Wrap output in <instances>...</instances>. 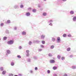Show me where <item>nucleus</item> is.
Returning a JSON list of instances; mask_svg holds the SVG:
<instances>
[{
  "label": "nucleus",
  "mask_w": 76,
  "mask_h": 76,
  "mask_svg": "<svg viewBox=\"0 0 76 76\" xmlns=\"http://www.w3.org/2000/svg\"><path fill=\"white\" fill-rule=\"evenodd\" d=\"M22 35H26V32L25 31H23L22 32Z\"/></svg>",
  "instance_id": "nucleus-18"
},
{
  "label": "nucleus",
  "mask_w": 76,
  "mask_h": 76,
  "mask_svg": "<svg viewBox=\"0 0 76 76\" xmlns=\"http://www.w3.org/2000/svg\"><path fill=\"white\" fill-rule=\"evenodd\" d=\"M0 69H1V71H2V70H3V67H1V68Z\"/></svg>",
  "instance_id": "nucleus-41"
},
{
  "label": "nucleus",
  "mask_w": 76,
  "mask_h": 76,
  "mask_svg": "<svg viewBox=\"0 0 76 76\" xmlns=\"http://www.w3.org/2000/svg\"><path fill=\"white\" fill-rule=\"evenodd\" d=\"M32 8H29V10H31Z\"/></svg>",
  "instance_id": "nucleus-49"
},
{
  "label": "nucleus",
  "mask_w": 76,
  "mask_h": 76,
  "mask_svg": "<svg viewBox=\"0 0 76 76\" xmlns=\"http://www.w3.org/2000/svg\"><path fill=\"white\" fill-rule=\"evenodd\" d=\"M42 44H45V41H42Z\"/></svg>",
  "instance_id": "nucleus-25"
},
{
  "label": "nucleus",
  "mask_w": 76,
  "mask_h": 76,
  "mask_svg": "<svg viewBox=\"0 0 76 76\" xmlns=\"http://www.w3.org/2000/svg\"><path fill=\"white\" fill-rule=\"evenodd\" d=\"M53 20H50L48 21V23H53Z\"/></svg>",
  "instance_id": "nucleus-7"
},
{
  "label": "nucleus",
  "mask_w": 76,
  "mask_h": 76,
  "mask_svg": "<svg viewBox=\"0 0 76 76\" xmlns=\"http://www.w3.org/2000/svg\"><path fill=\"white\" fill-rule=\"evenodd\" d=\"M3 25H4V23H2L1 24V26H3Z\"/></svg>",
  "instance_id": "nucleus-35"
},
{
  "label": "nucleus",
  "mask_w": 76,
  "mask_h": 76,
  "mask_svg": "<svg viewBox=\"0 0 76 76\" xmlns=\"http://www.w3.org/2000/svg\"><path fill=\"white\" fill-rule=\"evenodd\" d=\"M68 37H71L72 35H71V34H69L68 35Z\"/></svg>",
  "instance_id": "nucleus-32"
},
{
  "label": "nucleus",
  "mask_w": 76,
  "mask_h": 76,
  "mask_svg": "<svg viewBox=\"0 0 76 76\" xmlns=\"http://www.w3.org/2000/svg\"><path fill=\"white\" fill-rule=\"evenodd\" d=\"M66 34H64L63 35V37H66Z\"/></svg>",
  "instance_id": "nucleus-26"
},
{
  "label": "nucleus",
  "mask_w": 76,
  "mask_h": 76,
  "mask_svg": "<svg viewBox=\"0 0 76 76\" xmlns=\"http://www.w3.org/2000/svg\"><path fill=\"white\" fill-rule=\"evenodd\" d=\"M73 22H76V16H74L73 17Z\"/></svg>",
  "instance_id": "nucleus-5"
},
{
  "label": "nucleus",
  "mask_w": 76,
  "mask_h": 76,
  "mask_svg": "<svg viewBox=\"0 0 76 76\" xmlns=\"http://www.w3.org/2000/svg\"><path fill=\"white\" fill-rule=\"evenodd\" d=\"M40 42V41L37 40L33 41L34 43H37V44H38V43H39Z\"/></svg>",
  "instance_id": "nucleus-4"
},
{
  "label": "nucleus",
  "mask_w": 76,
  "mask_h": 76,
  "mask_svg": "<svg viewBox=\"0 0 76 76\" xmlns=\"http://www.w3.org/2000/svg\"><path fill=\"white\" fill-rule=\"evenodd\" d=\"M17 7H18V6H14V8H15V9H16Z\"/></svg>",
  "instance_id": "nucleus-45"
},
{
  "label": "nucleus",
  "mask_w": 76,
  "mask_h": 76,
  "mask_svg": "<svg viewBox=\"0 0 76 76\" xmlns=\"http://www.w3.org/2000/svg\"><path fill=\"white\" fill-rule=\"evenodd\" d=\"M33 58L34 59V60H37L38 59V58L36 56H33Z\"/></svg>",
  "instance_id": "nucleus-13"
},
{
  "label": "nucleus",
  "mask_w": 76,
  "mask_h": 76,
  "mask_svg": "<svg viewBox=\"0 0 76 76\" xmlns=\"http://www.w3.org/2000/svg\"><path fill=\"white\" fill-rule=\"evenodd\" d=\"M57 58L58 59H60V58H61V56L60 55H58L57 56Z\"/></svg>",
  "instance_id": "nucleus-16"
},
{
  "label": "nucleus",
  "mask_w": 76,
  "mask_h": 76,
  "mask_svg": "<svg viewBox=\"0 0 76 76\" xmlns=\"http://www.w3.org/2000/svg\"><path fill=\"white\" fill-rule=\"evenodd\" d=\"M36 11H37V10H36V9H33L32 10V12L34 13H35Z\"/></svg>",
  "instance_id": "nucleus-9"
},
{
  "label": "nucleus",
  "mask_w": 76,
  "mask_h": 76,
  "mask_svg": "<svg viewBox=\"0 0 76 76\" xmlns=\"http://www.w3.org/2000/svg\"><path fill=\"white\" fill-rule=\"evenodd\" d=\"M30 15V13H29V16Z\"/></svg>",
  "instance_id": "nucleus-54"
},
{
  "label": "nucleus",
  "mask_w": 76,
  "mask_h": 76,
  "mask_svg": "<svg viewBox=\"0 0 76 76\" xmlns=\"http://www.w3.org/2000/svg\"><path fill=\"white\" fill-rule=\"evenodd\" d=\"M32 44V42L31 41H29V45H31Z\"/></svg>",
  "instance_id": "nucleus-23"
},
{
  "label": "nucleus",
  "mask_w": 76,
  "mask_h": 76,
  "mask_svg": "<svg viewBox=\"0 0 76 76\" xmlns=\"http://www.w3.org/2000/svg\"><path fill=\"white\" fill-rule=\"evenodd\" d=\"M9 75L10 76H13V74H10Z\"/></svg>",
  "instance_id": "nucleus-40"
},
{
  "label": "nucleus",
  "mask_w": 76,
  "mask_h": 76,
  "mask_svg": "<svg viewBox=\"0 0 76 76\" xmlns=\"http://www.w3.org/2000/svg\"><path fill=\"white\" fill-rule=\"evenodd\" d=\"M61 59L62 60H65V57H63L61 58Z\"/></svg>",
  "instance_id": "nucleus-19"
},
{
  "label": "nucleus",
  "mask_w": 76,
  "mask_h": 76,
  "mask_svg": "<svg viewBox=\"0 0 76 76\" xmlns=\"http://www.w3.org/2000/svg\"><path fill=\"white\" fill-rule=\"evenodd\" d=\"M70 49H71L70 48H67L66 50L67 51H69L70 50Z\"/></svg>",
  "instance_id": "nucleus-20"
},
{
  "label": "nucleus",
  "mask_w": 76,
  "mask_h": 76,
  "mask_svg": "<svg viewBox=\"0 0 76 76\" xmlns=\"http://www.w3.org/2000/svg\"><path fill=\"white\" fill-rule=\"evenodd\" d=\"M50 62L51 63H54L55 62V61H54V60H51L50 61Z\"/></svg>",
  "instance_id": "nucleus-8"
},
{
  "label": "nucleus",
  "mask_w": 76,
  "mask_h": 76,
  "mask_svg": "<svg viewBox=\"0 0 76 76\" xmlns=\"http://www.w3.org/2000/svg\"><path fill=\"white\" fill-rule=\"evenodd\" d=\"M49 25H50V26H53V24H52V23H50L49 24Z\"/></svg>",
  "instance_id": "nucleus-29"
},
{
  "label": "nucleus",
  "mask_w": 76,
  "mask_h": 76,
  "mask_svg": "<svg viewBox=\"0 0 76 76\" xmlns=\"http://www.w3.org/2000/svg\"><path fill=\"white\" fill-rule=\"evenodd\" d=\"M53 70H56L57 69V67L56 66H53Z\"/></svg>",
  "instance_id": "nucleus-10"
},
{
  "label": "nucleus",
  "mask_w": 76,
  "mask_h": 76,
  "mask_svg": "<svg viewBox=\"0 0 76 76\" xmlns=\"http://www.w3.org/2000/svg\"><path fill=\"white\" fill-rule=\"evenodd\" d=\"M1 39H0V40Z\"/></svg>",
  "instance_id": "nucleus-57"
},
{
  "label": "nucleus",
  "mask_w": 76,
  "mask_h": 76,
  "mask_svg": "<svg viewBox=\"0 0 76 76\" xmlns=\"http://www.w3.org/2000/svg\"><path fill=\"white\" fill-rule=\"evenodd\" d=\"M31 59H29V62H31Z\"/></svg>",
  "instance_id": "nucleus-47"
},
{
  "label": "nucleus",
  "mask_w": 76,
  "mask_h": 76,
  "mask_svg": "<svg viewBox=\"0 0 76 76\" xmlns=\"http://www.w3.org/2000/svg\"><path fill=\"white\" fill-rule=\"evenodd\" d=\"M7 39V37H4L3 38L4 40H6Z\"/></svg>",
  "instance_id": "nucleus-27"
},
{
  "label": "nucleus",
  "mask_w": 76,
  "mask_h": 76,
  "mask_svg": "<svg viewBox=\"0 0 76 76\" xmlns=\"http://www.w3.org/2000/svg\"><path fill=\"white\" fill-rule=\"evenodd\" d=\"M45 37V34H42L41 36V38L42 39H44Z\"/></svg>",
  "instance_id": "nucleus-3"
},
{
  "label": "nucleus",
  "mask_w": 76,
  "mask_h": 76,
  "mask_svg": "<svg viewBox=\"0 0 76 76\" xmlns=\"http://www.w3.org/2000/svg\"><path fill=\"white\" fill-rule=\"evenodd\" d=\"M72 69H76V66H72Z\"/></svg>",
  "instance_id": "nucleus-24"
},
{
  "label": "nucleus",
  "mask_w": 76,
  "mask_h": 76,
  "mask_svg": "<svg viewBox=\"0 0 76 76\" xmlns=\"http://www.w3.org/2000/svg\"><path fill=\"white\" fill-rule=\"evenodd\" d=\"M64 76H67V74H65L64 75Z\"/></svg>",
  "instance_id": "nucleus-44"
},
{
  "label": "nucleus",
  "mask_w": 76,
  "mask_h": 76,
  "mask_svg": "<svg viewBox=\"0 0 76 76\" xmlns=\"http://www.w3.org/2000/svg\"><path fill=\"white\" fill-rule=\"evenodd\" d=\"M17 57L18 58H21V57L20 56V55L18 56H17Z\"/></svg>",
  "instance_id": "nucleus-34"
},
{
  "label": "nucleus",
  "mask_w": 76,
  "mask_h": 76,
  "mask_svg": "<svg viewBox=\"0 0 76 76\" xmlns=\"http://www.w3.org/2000/svg\"><path fill=\"white\" fill-rule=\"evenodd\" d=\"M52 41H53V42H54V41H56V39L54 37H53L52 38Z\"/></svg>",
  "instance_id": "nucleus-11"
},
{
  "label": "nucleus",
  "mask_w": 76,
  "mask_h": 76,
  "mask_svg": "<svg viewBox=\"0 0 76 76\" xmlns=\"http://www.w3.org/2000/svg\"><path fill=\"white\" fill-rule=\"evenodd\" d=\"M42 49H38V51H42Z\"/></svg>",
  "instance_id": "nucleus-28"
},
{
  "label": "nucleus",
  "mask_w": 76,
  "mask_h": 76,
  "mask_svg": "<svg viewBox=\"0 0 76 76\" xmlns=\"http://www.w3.org/2000/svg\"><path fill=\"white\" fill-rule=\"evenodd\" d=\"M40 46L41 47H42V48H44V46L43 45H41Z\"/></svg>",
  "instance_id": "nucleus-36"
},
{
  "label": "nucleus",
  "mask_w": 76,
  "mask_h": 76,
  "mask_svg": "<svg viewBox=\"0 0 76 76\" xmlns=\"http://www.w3.org/2000/svg\"><path fill=\"white\" fill-rule=\"evenodd\" d=\"M38 7L39 8H40V7H41V5H40V4H38Z\"/></svg>",
  "instance_id": "nucleus-31"
},
{
  "label": "nucleus",
  "mask_w": 76,
  "mask_h": 76,
  "mask_svg": "<svg viewBox=\"0 0 76 76\" xmlns=\"http://www.w3.org/2000/svg\"><path fill=\"white\" fill-rule=\"evenodd\" d=\"M66 0H62L63 1H66Z\"/></svg>",
  "instance_id": "nucleus-50"
},
{
  "label": "nucleus",
  "mask_w": 76,
  "mask_h": 76,
  "mask_svg": "<svg viewBox=\"0 0 76 76\" xmlns=\"http://www.w3.org/2000/svg\"><path fill=\"white\" fill-rule=\"evenodd\" d=\"M30 73H33V71L32 70L30 71Z\"/></svg>",
  "instance_id": "nucleus-33"
},
{
  "label": "nucleus",
  "mask_w": 76,
  "mask_h": 76,
  "mask_svg": "<svg viewBox=\"0 0 76 76\" xmlns=\"http://www.w3.org/2000/svg\"><path fill=\"white\" fill-rule=\"evenodd\" d=\"M7 54H10V51L9 50H7Z\"/></svg>",
  "instance_id": "nucleus-14"
},
{
  "label": "nucleus",
  "mask_w": 76,
  "mask_h": 76,
  "mask_svg": "<svg viewBox=\"0 0 76 76\" xmlns=\"http://www.w3.org/2000/svg\"><path fill=\"white\" fill-rule=\"evenodd\" d=\"M54 48V45H52L51 46L50 48L51 49H53Z\"/></svg>",
  "instance_id": "nucleus-12"
},
{
  "label": "nucleus",
  "mask_w": 76,
  "mask_h": 76,
  "mask_svg": "<svg viewBox=\"0 0 76 76\" xmlns=\"http://www.w3.org/2000/svg\"><path fill=\"white\" fill-rule=\"evenodd\" d=\"M57 75L56 74H53V76H57Z\"/></svg>",
  "instance_id": "nucleus-43"
},
{
  "label": "nucleus",
  "mask_w": 76,
  "mask_h": 76,
  "mask_svg": "<svg viewBox=\"0 0 76 76\" xmlns=\"http://www.w3.org/2000/svg\"><path fill=\"white\" fill-rule=\"evenodd\" d=\"M47 72L48 74L50 73V70H48L47 71Z\"/></svg>",
  "instance_id": "nucleus-22"
},
{
  "label": "nucleus",
  "mask_w": 76,
  "mask_h": 76,
  "mask_svg": "<svg viewBox=\"0 0 76 76\" xmlns=\"http://www.w3.org/2000/svg\"><path fill=\"white\" fill-rule=\"evenodd\" d=\"M19 75L20 76H21L22 75H21V74H19Z\"/></svg>",
  "instance_id": "nucleus-53"
},
{
  "label": "nucleus",
  "mask_w": 76,
  "mask_h": 76,
  "mask_svg": "<svg viewBox=\"0 0 76 76\" xmlns=\"http://www.w3.org/2000/svg\"><path fill=\"white\" fill-rule=\"evenodd\" d=\"M27 16H29V13H27L26 14Z\"/></svg>",
  "instance_id": "nucleus-46"
},
{
  "label": "nucleus",
  "mask_w": 76,
  "mask_h": 76,
  "mask_svg": "<svg viewBox=\"0 0 76 76\" xmlns=\"http://www.w3.org/2000/svg\"><path fill=\"white\" fill-rule=\"evenodd\" d=\"M27 56H28V55H27Z\"/></svg>",
  "instance_id": "nucleus-55"
},
{
  "label": "nucleus",
  "mask_w": 76,
  "mask_h": 76,
  "mask_svg": "<svg viewBox=\"0 0 76 76\" xmlns=\"http://www.w3.org/2000/svg\"><path fill=\"white\" fill-rule=\"evenodd\" d=\"M52 54L51 53H49L48 54V56H49V57H52Z\"/></svg>",
  "instance_id": "nucleus-21"
},
{
  "label": "nucleus",
  "mask_w": 76,
  "mask_h": 76,
  "mask_svg": "<svg viewBox=\"0 0 76 76\" xmlns=\"http://www.w3.org/2000/svg\"><path fill=\"white\" fill-rule=\"evenodd\" d=\"M35 70H38V68H37V67H35Z\"/></svg>",
  "instance_id": "nucleus-37"
},
{
  "label": "nucleus",
  "mask_w": 76,
  "mask_h": 76,
  "mask_svg": "<svg viewBox=\"0 0 76 76\" xmlns=\"http://www.w3.org/2000/svg\"><path fill=\"white\" fill-rule=\"evenodd\" d=\"M11 66H13L14 65V63H12L11 64Z\"/></svg>",
  "instance_id": "nucleus-42"
},
{
  "label": "nucleus",
  "mask_w": 76,
  "mask_h": 76,
  "mask_svg": "<svg viewBox=\"0 0 76 76\" xmlns=\"http://www.w3.org/2000/svg\"><path fill=\"white\" fill-rule=\"evenodd\" d=\"M40 10H43V8H41L40 9Z\"/></svg>",
  "instance_id": "nucleus-51"
},
{
  "label": "nucleus",
  "mask_w": 76,
  "mask_h": 76,
  "mask_svg": "<svg viewBox=\"0 0 76 76\" xmlns=\"http://www.w3.org/2000/svg\"><path fill=\"white\" fill-rule=\"evenodd\" d=\"M74 11H71L70 12V13L71 15H73L74 14Z\"/></svg>",
  "instance_id": "nucleus-6"
},
{
  "label": "nucleus",
  "mask_w": 76,
  "mask_h": 76,
  "mask_svg": "<svg viewBox=\"0 0 76 76\" xmlns=\"http://www.w3.org/2000/svg\"><path fill=\"white\" fill-rule=\"evenodd\" d=\"M43 15L45 16H46V15H47V13H46V12H43Z\"/></svg>",
  "instance_id": "nucleus-17"
},
{
  "label": "nucleus",
  "mask_w": 76,
  "mask_h": 76,
  "mask_svg": "<svg viewBox=\"0 0 76 76\" xmlns=\"http://www.w3.org/2000/svg\"><path fill=\"white\" fill-rule=\"evenodd\" d=\"M6 71H3L2 74L3 75H5V74H6Z\"/></svg>",
  "instance_id": "nucleus-15"
},
{
  "label": "nucleus",
  "mask_w": 76,
  "mask_h": 76,
  "mask_svg": "<svg viewBox=\"0 0 76 76\" xmlns=\"http://www.w3.org/2000/svg\"><path fill=\"white\" fill-rule=\"evenodd\" d=\"M7 23H10V20H8L7 21Z\"/></svg>",
  "instance_id": "nucleus-39"
},
{
  "label": "nucleus",
  "mask_w": 76,
  "mask_h": 76,
  "mask_svg": "<svg viewBox=\"0 0 76 76\" xmlns=\"http://www.w3.org/2000/svg\"><path fill=\"white\" fill-rule=\"evenodd\" d=\"M26 52L27 53H29V51L28 50H26Z\"/></svg>",
  "instance_id": "nucleus-48"
},
{
  "label": "nucleus",
  "mask_w": 76,
  "mask_h": 76,
  "mask_svg": "<svg viewBox=\"0 0 76 76\" xmlns=\"http://www.w3.org/2000/svg\"><path fill=\"white\" fill-rule=\"evenodd\" d=\"M20 47V48H21V47Z\"/></svg>",
  "instance_id": "nucleus-56"
},
{
  "label": "nucleus",
  "mask_w": 76,
  "mask_h": 76,
  "mask_svg": "<svg viewBox=\"0 0 76 76\" xmlns=\"http://www.w3.org/2000/svg\"><path fill=\"white\" fill-rule=\"evenodd\" d=\"M73 57V55H71L69 56V57L72 58V57Z\"/></svg>",
  "instance_id": "nucleus-30"
},
{
  "label": "nucleus",
  "mask_w": 76,
  "mask_h": 76,
  "mask_svg": "<svg viewBox=\"0 0 76 76\" xmlns=\"http://www.w3.org/2000/svg\"><path fill=\"white\" fill-rule=\"evenodd\" d=\"M43 1H47V0H43Z\"/></svg>",
  "instance_id": "nucleus-52"
},
{
  "label": "nucleus",
  "mask_w": 76,
  "mask_h": 76,
  "mask_svg": "<svg viewBox=\"0 0 76 76\" xmlns=\"http://www.w3.org/2000/svg\"><path fill=\"white\" fill-rule=\"evenodd\" d=\"M57 42H58V43H60V41H61V40L60 39V37H58L57 38Z\"/></svg>",
  "instance_id": "nucleus-2"
},
{
  "label": "nucleus",
  "mask_w": 76,
  "mask_h": 76,
  "mask_svg": "<svg viewBox=\"0 0 76 76\" xmlns=\"http://www.w3.org/2000/svg\"><path fill=\"white\" fill-rule=\"evenodd\" d=\"M7 42L8 44H13V42H14V41L11 40L8 41Z\"/></svg>",
  "instance_id": "nucleus-1"
},
{
  "label": "nucleus",
  "mask_w": 76,
  "mask_h": 76,
  "mask_svg": "<svg viewBox=\"0 0 76 76\" xmlns=\"http://www.w3.org/2000/svg\"><path fill=\"white\" fill-rule=\"evenodd\" d=\"M20 7H21V8H22V7H23V5H21V6H20Z\"/></svg>",
  "instance_id": "nucleus-38"
}]
</instances>
